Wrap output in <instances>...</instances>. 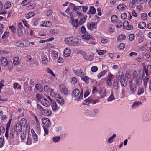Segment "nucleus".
Returning <instances> with one entry per match:
<instances>
[{"mask_svg":"<svg viewBox=\"0 0 151 151\" xmlns=\"http://www.w3.org/2000/svg\"><path fill=\"white\" fill-rule=\"evenodd\" d=\"M4 137L1 136L0 138V148H2L4 145Z\"/></svg>","mask_w":151,"mask_h":151,"instance_id":"nucleus-29","label":"nucleus"},{"mask_svg":"<svg viewBox=\"0 0 151 151\" xmlns=\"http://www.w3.org/2000/svg\"><path fill=\"white\" fill-rule=\"evenodd\" d=\"M14 130L17 135L19 134L20 132H22V126L21 123L18 122L16 124L14 127Z\"/></svg>","mask_w":151,"mask_h":151,"instance_id":"nucleus-2","label":"nucleus"},{"mask_svg":"<svg viewBox=\"0 0 151 151\" xmlns=\"http://www.w3.org/2000/svg\"><path fill=\"white\" fill-rule=\"evenodd\" d=\"M9 32H5L2 37V38L4 39L7 37L9 35Z\"/></svg>","mask_w":151,"mask_h":151,"instance_id":"nucleus-57","label":"nucleus"},{"mask_svg":"<svg viewBox=\"0 0 151 151\" xmlns=\"http://www.w3.org/2000/svg\"><path fill=\"white\" fill-rule=\"evenodd\" d=\"M52 114L50 110L45 109L43 111V114L46 116H50Z\"/></svg>","mask_w":151,"mask_h":151,"instance_id":"nucleus-27","label":"nucleus"},{"mask_svg":"<svg viewBox=\"0 0 151 151\" xmlns=\"http://www.w3.org/2000/svg\"><path fill=\"white\" fill-rule=\"evenodd\" d=\"M4 81L3 80H2L0 81V93L1 92V90L2 88V87L4 86Z\"/></svg>","mask_w":151,"mask_h":151,"instance_id":"nucleus-56","label":"nucleus"},{"mask_svg":"<svg viewBox=\"0 0 151 151\" xmlns=\"http://www.w3.org/2000/svg\"><path fill=\"white\" fill-rule=\"evenodd\" d=\"M114 99H115V98L114 96L113 92H112L110 96L107 99V101H111Z\"/></svg>","mask_w":151,"mask_h":151,"instance_id":"nucleus-39","label":"nucleus"},{"mask_svg":"<svg viewBox=\"0 0 151 151\" xmlns=\"http://www.w3.org/2000/svg\"><path fill=\"white\" fill-rule=\"evenodd\" d=\"M79 90L78 89H75L73 91L72 96L75 97H76L79 95Z\"/></svg>","mask_w":151,"mask_h":151,"instance_id":"nucleus-15","label":"nucleus"},{"mask_svg":"<svg viewBox=\"0 0 151 151\" xmlns=\"http://www.w3.org/2000/svg\"><path fill=\"white\" fill-rule=\"evenodd\" d=\"M99 110L97 109H94L89 114V116L91 117H96L99 113Z\"/></svg>","mask_w":151,"mask_h":151,"instance_id":"nucleus-8","label":"nucleus"},{"mask_svg":"<svg viewBox=\"0 0 151 151\" xmlns=\"http://www.w3.org/2000/svg\"><path fill=\"white\" fill-rule=\"evenodd\" d=\"M106 71L104 70L103 71L100 73L97 76L99 79L102 76H104L106 73Z\"/></svg>","mask_w":151,"mask_h":151,"instance_id":"nucleus-44","label":"nucleus"},{"mask_svg":"<svg viewBox=\"0 0 151 151\" xmlns=\"http://www.w3.org/2000/svg\"><path fill=\"white\" fill-rule=\"evenodd\" d=\"M11 6V3L9 1L7 2L5 4V7L6 9H8Z\"/></svg>","mask_w":151,"mask_h":151,"instance_id":"nucleus-54","label":"nucleus"},{"mask_svg":"<svg viewBox=\"0 0 151 151\" xmlns=\"http://www.w3.org/2000/svg\"><path fill=\"white\" fill-rule=\"evenodd\" d=\"M126 38V36L124 34H122L119 35L117 38V40L121 42L123 39H124Z\"/></svg>","mask_w":151,"mask_h":151,"instance_id":"nucleus-33","label":"nucleus"},{"mask_svg":"<svg viewBox=\"0 0 151 151\" xmlns=\"http://www.w3.org/2000/svg\"><path fill=\"white\" fill-rule=\"evenodd\" d=\"M36 97L37 98V100L40 101H42V100L44 99L45 98L40 94H37L36 95Z\"/></svg>","mask_w":151,"mask_h":151,"instance_id":"nucleus-37","label":"nucleus"},{"mask_svg":"<svg viewBox=\"0 0 151 151\" xmlns=\"http://www.w3.org/2000/svg\"><path fill=\"white\" fill-rule=\"evenodd\" d=\"M147 15L146 13H142L141 14L142 18L144 20L146 19H147Z\"/></svg>","mask_w":151,"mask_h":151,"instance_id":"nucleus-55","label":"nucleus"},{"mask_svg":"<svg viewBox=\"0 0 151 151\" xmlns=\"http://www.w3.org/2000/svg\"><path fill=\"white\" fill-rule=\"evenodd\" d=\"M52 25V23L50 21H44L43 24L41 25L42 27H50Z\"/></svg>","mask_w":151,"mask_h":151,"instance_id":"nucleus-21","label":"nucleus"},{"mask_svg":"<svg viewBox=\"0 0 151 151\" xmlns=\"http://www.w3.org/2000/svg\"><path fill=\"white\" fill-rule=\"evenodd\" d=\"M74 73L78 76H81L83 75V71L81 69H78L74 70Z\"/></svg>","mask_w":151,"mask_h":151,"instance_id":"nucleus-20","label":"nucleus"},{"mask_svg":"<svg viewBox=\"0 0 151 151\" xmlns=\"http://www.w3.org/2000/svg\"><path fill=\"white\" fill-rule=\"evenodd\" d=\"M83 37L85 39H90L91 38V36L90 35L84 34L83 35Z\"/></svg>","mask_w":151,"mask_h":151,"instance_id":"nucleus-47","label":"nucleus"},{"mask_svg":"<svg viewBox=\"0 0 151 151\" xmlns=\"http://www.w3.org/2000/svg\"><path fill=\"white\" fill-rule=\"evenodd\" d=\"M142 78L135 79V85L139 86L142 83Z\"/></svg>","mask_w":151,"mask_h":151,"instance_id":"nucleus-14","label":"nucleus"},{"mask_svg":"<svg viewBox=\"0 0 151 151\" xmlns=\"http://www.w3.org/2000/svg\"><path fill=\"white\" fill-rule=\"evenodd\" d=\"M129 83L130 86V88L131 91L134 93L136 91L137 87L136 85H134L131 81H129Z\"/></svg>","mask_w":151,"mask_h":151,"instance_id":"nucleus-6","label":"nucleus"},{"mask_svg":"<svg viewBox=\"0 0 151 151\" xmlns=\"http://www.w3.org/2000/svg\"><path fill=\"white\" fill-rule=\"evenodd\" d=\"M9 126H8L7 125L6 129V132L5 134V137L7 139L8 138V133L9 131L8 129H9Z\"/></svg>","mask_w":151,"mask_h":151,"instance_id":"nucleus-52","label":"nucleus"},{"mask_svg":"<svg viewBox=\"0 0 151 151\" xmlns=\"http://www.w3.org/2000/svg\"><path fill=\"white\" fill-rule=\"evenodd\" d=\"M18 28L17 31L18 34V36H20L22 35L23 33L22 29L23 27L21 22H20L18 24Z\"/></svg>","mask_w":151,"mask_h":151,"instance_id":"nucleus-3","label":"nucleus"},{"mask_svg":"<svg viewBox=\"0 0 151 151\" xmlns=\"http://www.w3.org/2000/svg\"><path fill=\"white\" fill-rule=\"evenodd\" d=\"M81 79L85 82L86 83L88 84L89 83L88 79L89 78L88 77L85 76L83 78H82Z\"/></svg>","mask_w":151,"mask_h":151,"instance_id":"nucleus-51","label":"nucleus"},{"mask_svg":"<svg viewBox=\"0 0 151 151\" xmlns=\"http://www.w3.org/2000/svg\"><path fill=\"white\" fill-rule=\"evenodd\" d=\"M113 88L115 90L118 89L119 87V84L116 81H114L113 82Z\"/></svg>","mask_w":151,"mask_h":151,"instance_id":"nucleus-32","label":"nucleus"},{"mask_svg":"<svg viewBox=\"0 0 151 151\" xmlns=\"http://www.w3.org/2000/svg\"><path fill=\"white\" fill-rule=\"evenodd\" d=\"M41 58L43 63L46 65L47 63V60L46 57L44 55H42Z\"/></svg>","mask_w":151,"mask_h":151,"instance_id":"nucleus-38","label":"nucleus"},{"mask_svg":"<svg viewBox=\"0 0 151 151\" xmlns=\"http://www.w3.org/2000/svg\"><path fill=\"white\" fill-rule=\"evenodd\" d=\"M31 0H24L23 1L21 4L22 5L25 6L27 5L31 2Z\"/></svg>","mask_w":151,"mask_h":151,"instance_id":"nucleus-45","label":"nucleus"},{"mask_svg":"<svg viewBox=\"0 0 151 151\" xmlns=\"http://www.w3.org/2000/svg\"><path fill=\"white\" fill-rule=\"evenodd\" d=\"M70 50L68 48H66L63 52L64 56L65 57H68L70 55Z\"/></svg>","mask_w":151,"mask_h":151,"instance_id":"nucleus-13","label":"nucleus"},{"mask_svg":"<svg viewBox=\"0 0 151 151\" xmlns=\"http://www.w3.org/2000/svg\"><path fill=\"white\" fill-rule=\"evenodd\" d=\"M50 32L52 34L55 35L58 32V30L56 29H51L50 30Z\"/></svg>","mask_w":151,"mask_h":151,"instance_id":"nucleus-42","label":"nucleus"},{"mask_svg":"<svg viewBox=\"0 0 151 151\" xmlns=\"http://www.w3.org/2000/svg\"><path fill=\"white\" fill-rule=\"evenodd\" d=\"M134 37V35L133 34H130L129 36V39L130 41H132Z\"/></svg>","mask_w":151,"mask_h":151,"instance_id":"nucleus-59","label":"nucleus"},{"mask_svg":"<svg viewBox=\"0 0 151 151\" xmlns=\"http://www.w3.org/2000/svg\"><path fill=\"white\" fill-rule=\"evenodd\" d=\"M144 75V70H140L138 71H134L133 73V77L134 80L141 78H143Z\"/></svg>","mask_w":151,"mask_h":151,"instance_id":"nucleus-1","label":"nucleus"},{"mask_svg":"<svg viewBox=\"0 0 151 151\" xmlns=\"http://www.w3.org/2000/svg\"><path fill=\"white\" fill-rule=\"evenodd\" d=\"M146 24L145 22H140L138 24V27L140 29H144L145 27H146Z\"/></svg>","mask_w":151,"mask_h":151,"instance_id":"nucleus-25","label":"nucleus"},{"mask_svg":"<svg viewBox=\"0 0 151 151\" xmlns=\"http://www.w3.org/2000/svg\"><path fill=\"white\" fill-rule=\"evenodd\" d=\"M60 139V137H55L52 138L53 141L55 143L58 142L59 141Z\"/></svg>","mask_w":151,"mask_h":151,"instance_id":"nucleus-49","label":"nucleus"},{"mask_svg":"<svg viewBox=\"0 0 151 151\" xmlns=\"http://www.w3.org/2000/svg\"><path fill=\"white\" fill-rule=\"evenodd\" d=\"M116 25L117 28H120L122 25V22L120 21H118L116 23Z\"/></svg>","mask_w":151,"mask_h":151,"instance_id":"nucleus-53","label":"nucleus"},{"mask_svg":"<svg viewBox=\"0 0 151 151\" xmlns=\"http://www.w3.org/2000/svg\"><path fill=\"white\" fill-rule=\"evenodd\" d=\"M116 136V135L115 134L113 135L111 137L108 139L107 140L108 142L109 143H112Z\"/></svg>","mask_w":151,"mask_h":151,"instance_id":"nucleus-31","label":"nucleus"},{"mask_svg":"<svg viewBox=\"0 0 151 151\" xmlns=\"http://www.w3.org/2000/svg\"><path fill=\"white\" fill-rule=\"evenodd\" d=\"M29 45V43H21L20 45H19L20 47H25Z\"/></svg>","mask_w":151,"mask_h":151,"instance_id":"nucleus-60","label":"nucleus"},{"mask_svg":"<svg viewBox=\"0 0 151 151\" xmlns=\"http://www.w3.org/2000/svg\"><path fill=\"white\" fill-rule=\"evenodd\" d=\"M0 61L1 62V64L4 66H6L7 65L8 62L7 59L6 58L4 57L2 58L0 60Z\"/></svg>","mask_w":151,"mask_h":151,"instance_id":"nucleus-22","label":"nucleus"},{"mask_svg":"<svg viewBox=\"0 0 151 151\" xmlns=\"http://www.w3.org/2000/svg\"><path fill=\"white\" fill-rule=\"evenodd\" d=\"M9 28L11 29V31L14 33H16V29L15 27L13 26H11L9 27Z\"/></svg>","mask_w":151,"mask_h":151,"instance_id":"nucleus-58","label":"nucleus"},{"mask_svg":"<svg viewBox=\"0 0 151 151\" xmlns=\"http://www.w3.org/2000/svg\"><path fill=\"white\" fill-rule=\"evenodd\" d=\"M117 16L115 15H112L111 17V20L112 22H114L116 20Z\"/></svg>","mask_w":151,"mask_h":151,"instance_id":"nucleus-50","label":"nucleus"},{"mask_svg":"<svg viewBox=\"0 0 151 151\" xmlns=\"http://www.w3.org/2000/svg\"><path fill=\"white\" fill-rule=\"evenodd\" d=\"M98 70V68L96 66H92L91 68V70L92 72H96Z\"/></svg>","mask_w":151,"mask_h":151,"instance_id":"nucleus-62","label":"nucleus"},{"mask_svg":"<svg viewBox=\"0 0 151 151\" xmlns=\"http://www.w3.org/2000/svg\"><path fill=\"white\" fill-rule=\"evenodd\" d=\"M31 133L33 139L34 141H37L38 140L37 136L35 133L34 130L33 129H31Z\"/></svg>","mask_w":151,"mask_h":151,"instance_id":"nucleus-17","label":"nucleus"},{"mask_svg":"<svg viewBox=\"0 0 151 151\" xmlns=\"http://www.w3.org/2000/svg\"><path fill=\"white\" fill-rule=\"evenodd\" d=\"M35 88L37 90L40 91H41L43 89L41 87V85L39 84H36Z\"/></svg>","mask_w":151,"mask_h":151,"instance_id":"nucleus-48","label":"nucleus"},{"mask_svg":"<svg viewBox=\"0 0 151 151\" xmlns=\"http://www.w3.org/2000/svg\"><path fill=\"white\" fill-rule=\"evenodd\" d=\"M121 18L122 19H125L127 17V15L126 13L122 14L121 15Z\"/></svg>","mask_w":151,"mask_h":151,"instance_id":"nucleus-61","label":"nucleus"},{"mask_svg":"<svg viewBox=\"0 0 151 151\" xmlns=\"http://www.w3.org/2000/svg\"><path fill=\"white\" fill-rule=\"evenodd\" d=\"M87 17L86 16V17H84L83 18L81 19L79 21V24L80 25L83 24L86 21Z\"/></svg>","mask_w":151,"mask_h":151,"instance_id":"nucleus-41","label":"nucleus"},{"mask_svg":"<svg viewBox=\"0 0 151 151\" xmlns=\"http://www.w3.org/2000/svg\"><path fill=\"white\" fill-rule=\"evenodd\" d=\"M57 101L60 104H63L64 103V101L63 98L61 97L59 99H56Z\"/></svg>","mask_w":151,"mask_h":151,"instance_id":"nucleus-35","label":"nucleus"},{"mask_svg":"<svg viewBox=\"0 0 151 151\" xmlns=\"http://www.w3.org/2000/svg\"><path fill=\"white\" fill-rule=\"evenodd\" d=\"M113 76V75L111 74L108 77L106 81L107 84L109 86H111L112 84L111 80Z\"/></svg>","mask_w":151,"mask_h":151,"instance_id":"nucleus-11","label":"nucleus"},{"mask_svg":"<svg viewBox=\"0 0 151 151\" xmlns=\"http://www.w3.org/2000/svg\"><path fill=\"white\" fill-rule=\"evenodd\" d=\"M81 33L82 34H85L86 33V28L84 26H83L81 28Z\"/></svg>","mask_w":151,"mask_h":151,"instance_id":"nucleus-63","label":"nucleus"},{"mask_svg":"<svg viewBox=\"0 0 151 151\" xmlns=\"http://www.w3.org/2000/svg\"><path fill=\"white\" fill-rule=\"evenodd\" d=\"M74 44H71L72 45H77L80 44V41L79 40L74 39Z\"/></svg>","mask_w":151,"mask_h":151,"instance_id":"nucleus-40","label":"nucleus"},{"mask_svg":"<svg viewBox=\"0 0 151 151\" xmlns=\"http://www.w3.org/2000/svg\"><path fill=\"white\" fill-rule=\"evenodd\" d=\"M42 123L45 126L48 127H50L51 125V122L50 120L47 118H43L42 119Z\"/></svg>","mask_w":151,"mask_h":151,"instance_id":"nucleus-4","label":"nucleus"},{"mask_svg":"<svg viewBox=\"0 0 151 151\" xmlns=\"http://www.w3.org/2000/svg\"><path fill=\"white\" fill-rule=\"evenodd\" d=\"M35 13L33 12H29L25 15V17L27 19H29L33 16Z\"/></svg>","mask_w":151,"mask_h":151,"instance_id":"nucleus-30","label":"nucleus"},{"mask_svg":"<svg viewBox=\"0 0 151 151\" xmlns=\"http://www.w3.org/2000/svg\"><path fill=\"white\" fill-rule=\"evenodd\" d=\"M143 70H144V72H145V73L147 76L149 75H151V65L148 66L147 69L144 67Z\"/></svg>","mask_w":151,"mask_h":151,"instance_id":"nucleus-7","label":"nucleus"},{"mask_svg":"<svg viewBox=\"0 0 151 151\" xmlns=\"http://www.w3.org/2000/svg\"><path fill=\"white\" fill-rule=\"evenodd\" d=\"M144 89L143 88L139 87L137 93V95H140L144 93Z\"/></svg>","mask_w":151,"mask_h":151,"instance_id":"nucleus-34","label":"nucleus"},{"mask_svg":"<svg viewBox=\"0 0 151 151\" xmlns=\"http://www.w3.org/2000/svg\"><path fill=\"white\" fill-rule=\"evenodd\" d=\"M87 27L88 29L90 30H92L94 28H96V24L94 22H91V23H88L87 24Z\"/></svg>","mask_w":151,"mask_h":151,"instance_id":"nucleus-10","label":"nucleus"},{"mask_svg":"<svg viewBox=\"0 0 151 151\" xmlns=\"http://www.w3.org/2000/svg\"><path fill=\"white\" fill-rule=\"evenodd\" d=\"M114 30V27L113 25H111L109 27V30L110 32H113Z\"/></svg>","mask_w":151,"mask_h":151,"instance_id":"nucleus-64","label":"nucleus"},{"mask_svg":"<svg viewBox=\"0 0 151 151\" xmlns=\"http://www.w3.org/2000/svg\"><path fill=\"white\" fill-rule=\"evenodd\" d=\"M144 85L145 88H146L147 86V82L149 81V78L145 76L144 78L143 77Z\"/></svg>","mask_w":151,"mask_h":151,"instance_id":"nucleus-28","label":"nucleus"},{"mask_svg":"<svg viewBox=\"0 0 151 151\" xmlns=\"http://www.w3.org/2000/svg\"><path fill=\"white\" fill-rule=\"evenodd\" d=\"M96 9L93 6L91 7L89 11L92 14H94L96 12Z\"/></svg>","mask_w":151,"mask_h":151,"instance_id":"nucleus-46","label":"nucleus"},{"mask_svg":"<svg viewBox=\"0 0 151 151\" xmlns=\"http://www.w3.org/2000/svg\"><path fill=\"white\" fill-rule=\"evenodd\" d=\"M65 42L69 45L72 46L71 44H74V39L70 37H67L65 39Z\"/></svg>","mask_w":151,"mask_h":151,"instance_id":"nucleus-9","label":"nucleus"},{"mask_svg":"<svg viewBox=\"0 0 151 151\" xmlns=\"http://www.w3.org/2000/svg\"><path fill=\"white\" fill-rule=\"evenodd\" d=\"M32 143V136L30 134H28L26 143L28 145H30Z\"/></svg>","mask_w":151,"mask_h":151,"instance_id":"nucleus-26","label":"nucleus"},{"mask_svg":"<svg viewBox=\"0 0 151 151\" xmlns=\"http://www.w3.org/2000/svg\"><path fill=\"white\" fill-rule=\"evenodd\" d=\"M42 104L45 106L47 107L49 105L48 101L45 98L41 101Z\"/></svg>","mask_w":151,"mask_h":151,"instance_id":"nucleus-18","label":"nucleus"},{"mask_svg":"<svg viewBox=\"0 0 151 151\" xmlns=\"http://www.w3.org/2000/svg\"><path fill=\"white\" fill-rule=\"evenodd\" d=\"M117 9L120 10H124L127 9V6L124 4H120L118 6Z\"/></svg>","mask_w":151,"mask_h":151,"instance_id":"nucleus-19","label":"nucleus"},{"mask_svg":"<svg viewBox=\"0 0 151 151\" xmlns=\"http://www.w3.org/2000/svg\"><path fill=\"white\" fill-rule=\"evenodd\" d=\"M19 62V58L18 57H16L13 59V64L16 65Z\"/></svg>","mask_w":151,"mask_h":151,"instance_id":"nucleus-36","label":"nucleus"},{"mask_svg":"<svg viewBox=\"0 0 151 151\" xmlns=\"http://www.w3.org/2000/svg\"><path fill=\"white\" fill-rule=\"evenodd\" d=\"M71 21L73 27H77L78 25L79 22L78 19H73V20H71Z\"/></svg>","mask_w":151,"mask_h":151,"instance_id":"nucleus-23","label":"nucleus"},{"mask_svg":"<svg viewBox=\"0 0 151 151\" xmlns=\"http://www.w3.org/2000/svg\"><path fill=\"white\" fill-rule=\"evenodd\" d=\"M83 90H82L81 91V93H80V94L79 96L77 98L76 100V101H80L81 99H82L83 98Z\"/></svg>","mask_w":151,"mask_h":151,"instance_id":"nucleus-43","label":"nucleus"},{"mask_svg":"<svg viewBox=\"0 0 151 151\" xmlns=\"http://www.w3.org/2000/svg\"><path fill=\"white\" fill-rule=\"evenodd\" d=\"M142 104V102L140 101H135L132 104L131 107L132 109H134L138 107L139 106Z\"/></svg>","mask_w":151,"mask_h":151,"instance_id":"nucleus-12","label":"nucleus"},{"mask_svg":"<svg viewBox=\"0 0 151 151\" xmlns=\"http://www.w3.org/2000/svg\"><path fill=\"white\" fill-rule=\"evenodd\" d=\"M59 87L60 90L62 93L65 95L68 94V90L62 84L60 85Z\"/></svg>","mask_w":151,"mask_h":151,"instance_id":"nucleus-5","label":"nucleus"},{"mask_svg":"<svg viewBox=\"0 0 151 151\" xmlns=\"http://www.w3.org/2000/svg\"><path fill=\"white\" fill-rule=\"evenodd\" d=\"M51 105L53 110L55 111L57 110V105L55 101L51 103Z\"/></svg>","mask_w":151,"mask_h":151,"instance_id":"nucleus-24","label":"nucleus"},{"mask_svg":"<svg viewBox=\"0 0 151 151\" xmlns=\"http://www.w3.org/2000/svg\"><path fill=\"white\" fill-rule=\"evenodd\" d=\"M122 76H121L120 77V78L121 79L120 81V83L122 86V87H124L126 86L127 83V81L126 80V79L124 78H122Z\"/></svg>","mask_w":151,"mask_h":151,"instance_id":"nucleus-16","label":"nucleus"}]
</instances>
